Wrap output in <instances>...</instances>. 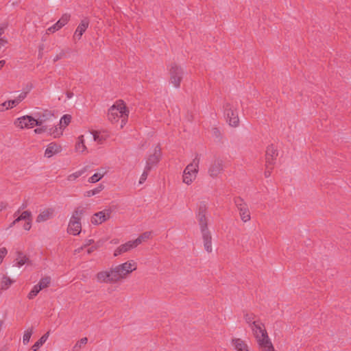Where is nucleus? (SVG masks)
<instances>
[{"mask_svg":"<svg viewBox=\"0 0 351 351\" xmlns=\"http://www.w3.org/2000/svg\"><path fill=\"white\" fill-rule=\"evenodd\" d=\"M5 60H0V70L1 68L5 65Z\"/></svg>","mask_w":351,"mask_h":351,"instance_id":"nucleus-59","label":"nucleus"},{"mask_svg":"<svg viewBox=\"0 0 351 351\" xmlns=\"http://www.w3.org/2000/svg\"><path fill=\"white\" fill-rule=\"evenodd\" d=\"M118 265L124 279L127 278L132 271L137 269V264L133 260L128 261Z\"/></svg>","mask_w":351,"mask_h":351,"instance_id":"nucleus-16","label":"nucleus"},{"mask_svg":"<svg viewBox=\"0 0 351 351\" xmlns=\"http://www.w3.org/2000/svg\"><path fill=\"white\" fill-rule=\"evenodd\" d=\"M86 171V169H83L82 170H80V171H77L75 173H73L70 175L68 176L67 177V180L69 181H74L77 178H78L79 177H80L83 173H84Z\"/></svg>","mask_w":351,"mask_h":351,"instance_id":"nucleus-38","label":"nucleus"},{"mask_svg":"<svg viewBox=\"0 0 351 351\" xmlns=\"http://www.w3.org/2000/svg\"><path fill=\"white\" fill-rule=\"evenodd\" d=\"M8 250L5 247L0 248V265L2 263L4 257L7 255Z\"/></svg>","mask_w":351,"mask_h":351,"instance_id":"nucleus-48","label":"nucleus"},{"mask_svg":"<svg viewBox=\"0 0 351 351\" xmlns=\"http://www.w3.org/2000/svg\"><path fill=\"white\" fill-rule=\"evenodd\" d=\"M90 20L87 17L80 21L73 36V40L74 41L80 40L82 38V35L88 28Z\"/></svg>","mask_w":351,"mask_h":351,"instance_id":"nucleus-15","label":"nucleus"},{"mask_svg":"<svg viewBox=\"0 0 351 351\" xmlns=\"http://www.w3.org/2000/svg\"><path fill=\"white\" fill-rule=\"evenodd\" d=\"M54 209L52 208H45L42 210L36 217V222L41 223L47 221L53 217Z\"/></svg>","mask_w":351,"mask_h":351,"instance_id":"nucleus-23","label":"nucleus"},{"mask_svg":"<svg viewBox=\"0 0 351 351\" xmlns=\"http://www.w3.org/2000/svg\"><path fill=\"white\" fill-rule=\"evenodd\" d=\"M71 121V116L70 114H64L60 120V127H56L54 129L50 128L49 132L54 138H58L62 134V127H66Z\"/></svg>","mask_w":351,"mask_h":351,"instance_id":"nucleus-10","label":"nucleus"},{"mask_svg":"<svg viewBox=\"0 0 351 351\" xmlns=\"http://www.w3.org/2000/svg\"><path fill=\"white\" fill-rule=\"evenodd\" d=\"M6 25L0 26V37H3L2 35L4 34Z\"/></svg>","mask_w":351,"mask_h":351,"instance_id":"nucleus-53","label":"nucleus"},{"mask_svg":"<svg viewBox=\"0 0 351 351\" xmlns=\"http://www.w3.org/2000/svg\"><path fill=\"white\" fill-rule=\"evenodd\" d=\"M93 242H94V241L93 239H89L86 241V243L84 245V246L86 247V246L91 245Z\"/></svg>","mask_w":351,"mask_h":351,"instance_id":"nucleus-57","label":"nucleus"},{"mask_svg":"<svg viewBox=\"0 0 351 351\" xmlns=\"http://www.w3.org/2000/svg\"><path fill=\"white\" fill-rule=\"evenodd\" d=\"M104 173H96L88 178V182L90 183H95L99 181L104 177Z\"/></svg>","mask_w":351,"mask_h":351,"instance_id":"nucleus-43","label":"nucleus"},{"mask_svg":"<svg viewBox=\"0 0 351 351\" xmlns=\"http://www.w3.org/2000/svg\"><path fill=\"white\" fill-rule=\"evenodd\" d=\"M256 339L260 349L264 346H268L269 343H271L267 332H266V334L261 335L259 338H256Z\"/></svg>","mask_w":351,"mask_h":351,"instance_id":"nucleus-25","label":"nucleus"},{"mask_svg":"<svg viewBox=\"0 0 351 351\" xmlns=\"http://www.w3.org/2000/svg\"><path fill=\"white\" fill-rule=\"evenodd\" d=\"M7 207H8V204L6 202H0V212L6 209Z\"/></svg>","mask_w":351,"mask_h":351,"instance_id":"nucleus-51","label":"nucleus"},{"mask_svg":"<svg viewBox=\"0 0 351 351\" xmlns=\"http://www.w3.org/2000/svg\"><path fill=\"white\" fill-rule=\"evenodd\" d=\"M250 327L255 338H259L261 335L266 334V332H267L265 328L264 324H263L261 320H258Z\"/></svg>","mask_w":351,"mask_h":351,"instance_id":"nucleus-20","label":"nucleus"},{"mask_svg":"<svg viewBox=\"0 0 351 351\" xmlns=\"http://www.w3.org/2000/svg\"><path fill=\"white\" fill-rule=\"evenodd\" d=\"M49 336V331L47 332L45 335H43L38 341H37L32 346V350L37 351V350L43 346Z\"/></svg>","mask_w":351,"mask_h":351,"instance_id":"nucleus-31","label":"nucleus"},{"mask_svg":"<svg viewBox=\"0 0 351 351\" xmlns=\"http://www.w3.org/2000/svg\"><path fill=\"white\" fill-rule=\"evenodd\" d=\"M112 210L105 209L95 213L91 217V223L94 225H99L110 218Z\"/></svg>","mask_w":351,"mask_h":351,"instance_id":"nucleus-14","label":"nucleus"},{"mask_svg":"<svg viewBox=\"0 0 351 351\" xmlns=\"http://www.w3.org/2000/svg\"><path fill=\"white\" fill-rule=\"evenodd\" d=\"M162 156L161 149L159 145L155 147L154 153L149 156L147 159L145 167H149L152 169L160 162Z\"/></svg>","mask_w":351,"mask_h":351,"instance_id":"nucleus-13","label":"nucleus"},{"mask_svg":"<svg viewBox=\"0 0 351 351\" xmlns=\"http://www.w3.org/2000/svg\"><path fill=\"white\" fill-rule=\"evenodd\" d=\"M169 82L173 87L178 88L180 87L183 79V69L176 63H171L169 66Z\"/></svg>","mask_w":351,"mask_h":351,"instance_id":"nucleus-4","label":"nucleus"},{"mask_svg":"<svg viewBox=\"0 0 351 351\" xmlns=\"http://www.w3.org/2000/svg\"><path fill=\"white\" fill-rule=\"evenodd\" d=\"M71 19V14H68V13H64L62 15V16L60 17V19L56 22V23L58 24V25L62 28L63 27L64 25H66L69 21H70Z\"/></svg>","mask_w":351,"mask_h":351,"instance_id":"nucleus-33","label":"nucleus"},{"mask_svg":"<svg viewBox=\"0 0 351 351\" xmlns=\"http://www.w3.org/2000/svg\"><path fill=\"white\" fill-rule=\"evenodd\" d=\"M41 126H42L41 128H38L34 130V132L36 134H41L44 132L47 131L48 130L49 127L51 126V125H43Z\"/></svg>","mask_w":351,"mask_h":351,"instance_id":"nucleus-46","label":"nucleus"},{"mask_svg":"<svg viewBox=\"0 0 351 351\" xmlns=\"http://www.w3.org/2000/svg\"><path fill=\"white\" fill-rule=\"evenodd\" d=\"M33 330L32 328H29L26 330L24 332L23 337V343L26 345L29 343L31 336L32 335Z\"/></svg>","mask_w":351,"mask_h":351,"instance_id":"nucleus-39","label":"nucleus"},{"mask_svg":"<svg viewBox=\"0 0 351 351\" xmlns=\"http://www.w3.org/2000/svg\"><path fill=\"white\" fill-rule=\"evenodd\" d=\"M278 156V151L274 145H270L267 147L265 154L266 167L267 169H273L275 160Z\"/></svg>","mask_w":351,"mask_h":351,"instance_id":"nucleus-11","label":"nucleus"},{"mask_svg":"<svg viewBox=\"0 0 351 351\" xmlns=\"http://www.w3.org/2000/svg\"><path fill=\"white\" fill-rule=\"evenodd\" d=\"M28 261H29V258L25 255H24L22 252H19L17 254V257L16 258L15 265L17 267H21L23 265L27 263L28 262Z\"/></svg>","mask_w":351,"mask_h":351,"instance_id":"nucleus-32","label":"nucleus"},{"mask_svg":"<svg viewBox=\"0 0 351 351\" xmlns=\"http://www.w3.org/2000/svg\"><path fill=\"white\" fill-rule=\"evenodd\" d=\"M40 288H38L36 285H34L32 288V289L30 291V292L27 295V298L29 300H32L34 298L38 293L40 291Z\"/></svg>","mask_w":351,"mask_h":351,"instance_id":"nucleus-42","label":"nucleus"},{"mask_svg":"<svg viewBox=\"0 0 351 351\" xmlns=\"http://www.w3.org/2000/svg\"><path fill=\"white\" fill-rule=\"evenodd\" d=\"M231 343L237 351H250L247 343L241 338H233Z\"/></svg>","mask_w":351,"mask_h":351,"instance_id":"nucleus-22","label":"nucleus"},{"mask_svg":"<svg viewBox=\"0 0 351 351\" xmlns=\"http://www.w3.org/2000/svg\"><path fill=\"white\" fill-rule=\"evenodd\" d=\"M35 117V120L38 122L37 126L51 125L50 123L55 119L53 113L48 110H43L36 112Z\"/></svg>","mask_w":351,"mask_h":351,"instance_id":"nucleus-8","label":"nucleus"},{"mask_svg":"<svg viewBox=\"0 0 351 351\" xmlns=\"http://www.w3.org/2000/svg\"><path fill=\"white\" fill-rule=\"evenodd\" d=\"M20 210H18L16 213H14V216H16L18 213H19Z\"/></svg>","mask_w":351,"mask_h":351,"instance_id":"nucleus-61","label":"nucleus"},{"mask_svg":"<svg viewBox=\"0 0 351 351\" xmlns=\"http://www.w3.org/2000/svg\"><path fill=\"white\" fill-rule=\"evenodd\" d=\"M32 351H34V350H32Z\"/></svg>","mask_w":351,"mask_h":351,"instance_id":"nucleus-63","label":"nucleus"},{"mask_svg":"<svg viewBox=\"0 0 351 351\" xmlns=\"http://www.w3.org/2000/svg\"><path fill=\"white\" fill-rule=\"evenodd\" d=\"M84 247H85L83 245V246H82V247H79V248H77V249L75 250L74 253H75V254H79V253H80V252H81V251H82V250H83V249H84Z\"/></svg>","mask_w":351,"mask_h":351,"instance_id":"nucleus-56","label":"nucleus"},{"mask_svg":"<svg viewBox=\"0 0 351 351\" xmlns=\"http://www.w3.org/2000/svg\"><path fill=\"white\" fill-rule=\"evenodd\" d=\"M19 221H16V219L10 223V227L12 228L13 227L16 223H18Z\"/></svg>","mask_w":351,"mask_h":351,"instance_id":"nucleus-60","label":"nucleus"},{"mask_svg":"<svg viewBox=\"0 0 351 351\" xmlns=\"http://www.w3.org/2000/svg\"><path fill=\"white\" fill-rule=\"evenodd\" d=\"M63 56V53H61L60 55H57L54 59H53V62H57L58 60H59L60 59H61Z\"/></svg>","mask_w":351,"mask_h":351,"instance_id":"nucleus-55","label":"nucleus"},{"mask_svg":"<svg viewBox=\"0 0 351 351\" xmlns=\"http://www.w3.org/2000/svg\"><path fill=\"white\" fill-rule=\"evenodd\" d=\"M208 205L205 202H200L197 205L196 217L200 229L208 228V219L206 217Z\"/></svg>","mask_w":351,"mask_h":351,"instance_id":"nucleus-7","label":"nucleus"},{"mask_svg":"<svg viewBox=\"0 0 351 351\" xmlns=\"http://www.w3.org/2000/svg\"><path fill=\"white\" fill-rule=\"evenodd\" d=\"M243 318L249 326H252L259 320L257 319V316L252 312H245Z\"/></svg>","mask_w":351,"mask_h":351,"instance_id":"nucleus-26","label":"nucleus"},{"mask_svg":"<svg viewBox=\"0 0 351 351\" xmlns=\"http://www.w3.org/2000/svg\"><path fill=\"white\" fill-rule=\"evenodd\" d=\"M13 283V281L8 277H4L1 285V289H7Z\"/></svg>","mask_w":351,"mask_h":351,"instance_id":"nucleus-40","label":"nucleus"},{"mask_svg":"<svg viewBox=\"0 0 351 351\" xmlns=\"http://www.w3.org/2000/svg\"><path fill=\"white\" fill-rule=\"evenodd\" d=\"M261 351H276L272 343H269V345L267 346H264V347L261 348Z\"/></svg>","mask_w":351,"mask_h":351,"instance_id":"nucleus-49","label":"nucleus"},{"mask_svg":"<svg viewBox=\"0 0 351 351\" xmlns=\"http://www.w3.org/2000/svg\"><path fill=\"white\" fill-rule=\"evenodd\" d=\"M119 242V240L117 239H114L111 240V241H110V243H113V244H118Z\"/></svg>","mask_w":351,"mask_h":351,"instance_id":"nucleus-58","label":"nucleus"},{"mask_svg":"<svg viewBox=\"0 0 351 351\" xmlns=\"http://www.w3.org/2000/svg\"><path fill=\"white\" fill-rule=\"evenodd\" d=\"M136 247L133 241H129L124 244L119 246L114 252V256H118L123 253L128 252L130 250Z\"/></svg>","mask_w":351,"mask_h":351,"instance_id":"nucleus-21","label":"nucleus"},{"mask_svg":"<svg viewBox=\"0 0 351 351\" xmlns=\"http://www.w3.org/2000/svg\"><path fill=\"white\" fill-rule=\"evenodd\" d=\"M111 269L115 283H117L124 280V278L122 274L121 273V270L118 265L114 267H112Z\"/></svg>","mask_w":351,"mask_h":351,"instance_id":"nucleus-28","label":"nucleus"},{"mask_svg":"<svg viewBox=\"0 0 351 351\" xmlns=\"http://www.w3.org/2000/svg\"><path fill=\"white\" fill-rule=\"evenodd\" d=\"M84 213V208L82 206L77 207L69 220L67 232L72 235H78L82 230L81 218Z\"/></svg>","mask_w":351,"mask_h":351,"instance_id":"nucleus-2","label":"nucleus"},{"mask_svg":"<svg viewBox=\"0 0 351 351\" xmlns=\"http://www.w3.org/2000/svg\"><path fill=\"white\" fill-rule=\"evenodd\" d=\"M61 28L58 25V24L56 23L54 25H53L52 26L49 27L47 29V34H49V33H54L57 31H58L59 29H60Z\"/></svg>","mask_w":351,"mask_h":351,"instance_id":"nucleus-47","label":"nucleus"},{"mask_svg":"<svg viewBox=\"0 0 351 351\" xmlns=\"http://www.w3.org/2000/svg\"><path fill=\"white\" fill-rule=\"evenodd\" d=\"M32 219V213L29 210L23 211L18 217L16 218V221H21L22 220L27 221Z\"/></svg>","mask_w":351,"mask_h":351,"instance_id":"nucleus-37","label":"nucleus"},{"mask_svg":"<svg viewBox=\"0 0 351 351\" xmlns=\"http://www.w3.org/2000/svg\"><path fill=\"white\" fill-rule=\"evenodd\" d=\"M129 112L125 103L123 100L119 99L108 109V119L112 123H115L121 119V128H123L128 121Z\"/></svg>","mask_w":351,"mask_h":351,"instance_id":"nucleus-1","label":"nucleus"},{"mask_svg":"<svg viewBox=\"0 0 351 351\" xmlns=\"http://www.w3.org/2000/svg\"><path fill=\"white\" fill-rule=\"evenodd\" d=\"M111 269L115 283H117L124 280V278L122 274L121 273V270L118 265L114 267H112Z\"/></svg>","mask_w":351,"mask_h":351,"instance_id":"nucleus-29","label":"nucleus"},{"mask_svg":"<svg viewBox=\"0 0 351 351\" xmlns=\"http://www.w3.org/2000/svg\"><path fill=\"white\" fill-rule=\"evenodd\" d=\"M103 189L104 186L102 184H99V186H98L95 189L86 191L84 193V196L87 197H92L100 193Z\"/></svg>","mask_w":351,"mask_h":351,"instance_id":"nucleus-36","label":"nucleus"},{"mask_svg":"<svg viewBox=\"0 0 351 351\" xmlns=\"http://www.w3.org/2000/svg\"><path fill=\"white\" fill-rule=\"evenodd\" d=\"M223 162L221 160H215L210 165L208 169L210 176L215 178L219 176L223 171Z\"/></svg>","mask_w":351,"mask_h":351,"instance_id":"nucleus-18","label":"nucleus"},{"mask_svg":"<svg viewBox=\"0 0 351 351\" xmlns=\"http://www.w3.org/2000/svg\"><path fill=\"white\" fill-rule=\"evenodd\" d=\"M151 170L152 169H150L149 167H145L144 171H143V173L141 174L140 179H139L138 182L140 184H142L143 183H144L145 182V180L147 178L148 175H149V173Z\"/></svg>","mask_w":351,"mask_h":351,"instance_id":"nucleus-41","label":"nucleus"},{"mask_svg":"<svg viewBox=\"0 0 351 351\" xmlns=\"http://www.w3.org/2000/svg\"><path fill=\"white\" fill-rule=\"evenodd\" d=\"M37 123L35 118L28 115L18 118L15 121L16 126L21 129L33 128Z\"/></svg>","mask_w":351,"mask_h":351,"instance_id":"nucleus-12","label":"nucleus"},{"mask_svg":"<svg viewBox=\"0 0 351 351\" xmlns=\"http://www.w3.org/2000/svg\"><path fill=\"white\" fill-rule=\"evenodd\" d=\"M97 249V247H95V246H93L90 248L88 249L87 250V253L88 254H91L93 252H94L95 250H96Z\"/></svg>","mask_w":351,"mask_h":351,"instance_id":"nucleus-54","label":"nucleus"},{"mask_svg":"<svg viewBox=\"0 0 351 351\" xmlns=\"http://www.w3.org/2000/svg\"><path fill=\"white\" fill-rule=\"evenodd\" d=\"M224 114L228 124L234 128L239 125V118L237 109L233 104L227 103L224 105Z\"/></svg>","mask_w":351,"mask_h":351,"instance_id":"nucleus-5","label":"nucleus"},{"mask_svg":"<svg viewBox=\"0 0 351 351\" xmlns=\"http://www.w3.org/2000/svg\"><path fill=\"white\" fill-rule=\"evenodd\" d=\"M271 170H272V169H270V168L267 169L266 167V171H265V176L266 178L269 177L271 175Z\"/></svg>","mask_w":351,"mask_h":351,"instance_id":"nucleus-52","label":"nucleus"},{"mask_svg":"<svg viewBox=\"0 0 351 351\" xmlns=\"http://www.w3.org/2000/svg\"><path fill=\"white\" fill-rule=\"evenodd\" d=\"M93 136L94 141L97 142L99 144L104 143V141L109 137V134L107 132H98L94 131L93 132Z\"/></svg>","mask_w":351,"mask_h":351,"instance_id":"nucleus-24","label":"nucleus"},{"mask_svg":"<svg viewBox=\"0 0 351 351\" xmlns=\"http://www.w3.org/2000/svg\"><path fill=\"white\" fill-rule=\"evenodd\" d=\"M88 342V339L86 337H83L80 340H79L73 347L74 350H78L83 346L86 345Z\"/></svg>","mask_w":351,"mask_h":351,"instance_id":"nucleus-44","label":"nucleus"},{"mask_svg":"<svg viewBox=\"0 0 351 351\" xmlns=\"http://www.w3.org/2000/svg\"><path fill=\"white\" fill-rule=\"evenodd\" d=\"M152 237V232H145L141 234L137 239L133 240L134 243L136 247L141 244L143 242H145L149 240Z\"/></svg>","mask_w":351,"mask_h":351,"instance_id":"nucleus-27","label":"nucleus"},{"mask_svg":"<svg viewBox=\"0 0 351 351\" xmlns=\"http://www.w3.org/2000/svg\"><path fill=\"white\" fill-rule=\"evenodd\" d=\"M200 230L202 235L204 249L207 252L210 253L213 251L210 232L208 228H202Z\"/></svg>","mask_w":351,"mask_h":351,"instance_id":"nucleus-17","label":"nucleus"},{"mask_svg":"<svg viewBox=\"0 0 351 351\" xmlns=\"http://www.w3.org/2000/svg\"><path fill=\"white\" fill-rule=\"evenodd\" d=\"M61 145L55 142H52L47 145L45 152V156L47 158H51L53 155L61 152Z\"/></svg>","mask_w":351,"mask_h":351,"instance_id":"nucleus-19","label":"nucleus"},{"mask_svg":"<svg viewBox=\"0 0 351 351\" xmlns=\"http://www.w3.org/2000/svg\"><path fill=\"white\" fill-rule=\"evenodd\" d=\"M234 203L237 206L241 219L243 222L246 223L251 219L250 212L247 203L240 197L234 198Z\"/></svg>","mask_w":351,"mask_h":351,"instance_id":"nucleus-6","label":"nucleus"},{"mask_svg":"<svg viewBox=\"0 0 351 351\" xmlns=\"http://www.w3.org/2000/svg\"><path fill=\"white\" fill-rule=\"evenodd\" d=\"M95 278L99 283L115 284L111 267L108 269L97 272Z\"/></svg>","mask_w":351,"mask_h":351,"instance_id":"nucleus-9","label":"nucleus"},{"mask_svg":"<svg viewBox=\"0 0 351 351\" xmlns=\"http://www.w3.org/2000/svg\"><path fill=\"white\" fill-rule=\"evenodd\" d=\"M32 219L26 221V223L23 226V228L25 230H30V228L32 227Z\"/></svg>","mask_w":351,"mask_h":351,"instance_id":"nucleus-50","label":"nucleus"},{"mask_svg":"<svg viewBox=\"0 0 351 351\" xmlns=\"http://www.w3.org/2000/svg\"><path fill=\"white\" fill-rule=\"evenodd\" d=\"M75 149L77 152L82 154L86 152V147L84 143V136L81 135L78 137L77 141L75 145Z\"/></svg>","mask_w":351,"mask_h":351,"instance_id":"nucleus-30","label":"nucleus"},{"mask_svg":"<svg viewBox=\"0 0 351 351\" xmlns=\"http://www.w3.org/2000/svg\"><path fill=\"white\" fill-rule=\"evenodd\" d=\"M51 283V278L49 277V276H46V277H44V278H42L39 282L36 285L38 288H40V290L45 289V288H47L49 287V285H50Z\"/></svg>","mask_w":351,"mask_h":351,"instance_id":"nucleus-34","label":"nucleus"},{"mask_svg":"<svg viewBox=\"0 0 351 351\" xmlns=\"http://www.w3.org/2000/svg\"><path fill=\"white\" fill-rule=\"evenodd\" d=\"M67 96H68V97H69V98H71V96H72V93L68 94V95H67Z\"/></svg>","mask_w":351,"mask_h":351,"instance_id":"nucleus-62","label":"nucleus"},{"mask_svg":"<svg viewBox=\"0 0 351 351\" xmlns=\"http://www.w3.org/2000/svg\"><path fill=\"white\" fill-rule=\"evenodd\" d=\"M27 93L23 92L19 95V96L14 99V104H16V105L19 104L25 98L27 97ZM13 104V102H12Z\"/></svg>","mask_w":351,"mask_h":351,"instance_id":"nucleus-45","label":"nucleus"},{"mask_svg":"<svg viewBox=\"0 0 351 351\" xmlns=\"http://www.w3.org/2000/svg\"><path fill=\"white\" fill-rule=\"evenodd\" d=\"M14 102V99L5 101L3 103L0 104V112H3L5 110L11 109L15 106H16V104H12Z\"/></svg>","mask_w":351,"mask_h":351,"instance_id":"nucleus-35","label":"nucleus"},{"mask_svg":"<svg viewBox=\"0 0 351 351\" xmlns=\"http://www.w3.org/2000/svg\"><path fill=\"white\" fill-rule=\"evenodd\" d=\"M199 157L196 155L193 161L189 164L184 169L182 174V182L191 185L196 179L199 171Z\"/></svg>","mask_w":351,"mask_h":351,"instance_id":"nucleus-3","label":"nucleus"}]
</instances>
